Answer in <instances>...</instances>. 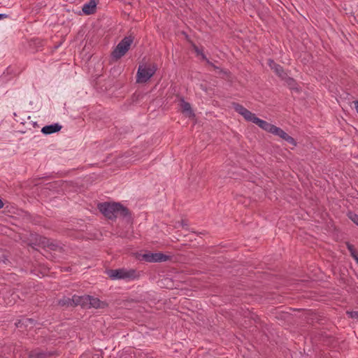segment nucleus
I'll list each match as a JSON object with an SVG mask.
<instances>
[{
    "label": "nucleus",
    "instance_id": "16",
    "mask_svg": "<svg viewBox=\"0 0 358 358\" xmlns=\"http://www.w3.org/2000/svg\"><path fill=\"white\" fill-rule=\"evenodd\" d=\"M268 65L269 66L274 70V71L280 76H282L284 75V71L280 65L275 64L273 60L269 59L268 60Z\"/></svg>",
    "mask_w": 358,
    "mask_h": 358
},
{
    "label": "nucleus",
    "instance_id": "7",
    "mask_svg": "<svg viewBox=\"0 0 358 358\" xmlns=\"http://www.w3.org/2000/svg\"><path fill=\"white\" fill-rule=\"evenodd\" d=\"M143 259L148 262H164L170 259V257L161 252L146 253L143 255Z\"/></svg>",
    "mask_w": 358,
    "mask_h": 358
},
{
    "label": "nucleus",
    "instance_id": "23",
    "mask_svg": "<svg viewBox=\"0 0 358 358\" xmlns=\"http://www.w3.org/2000/svg\"><path fill=\"white\" fill-rule=\"evenodd\" d=\"M180 223L181 226H182V227H186L187 225V223L184 220H181V222Z\"/></svg>",
    "mask_w": 358,
    "mask_h": 358
},
{
    "label": "nucleus",
    "instance_id": "18",
    "mask_svg": "<svg viewBox=\"0 0 358 358\" xmlns=\"http://www.w3.org/2000/svg\"><path fill=\"white\" fill-rule=\"evenodd\" d=\"M346 246L350 253L351 257L355 260L356 259V258H358V255H357L354 246L348 242L346 243Z\"/></svg>",
    "mask_w": 358,
    "mask_h": 358
},
{
    "label": "nucleus",
    "instance_id": "25",
    "mask_svg": "<svg viewBox=\"0 0 358 358\" xmlns=\"http://www.w3.org/2000/svg\"><path fill=\"white\" fill-rule=\"evenodd\" d=\"M4 206V203H0V209Z\"/></svg>",
    "mask_w": 358,
    "mask_h": 358
},
{
    "label": "nucleus",
    "instance_id": "1",
    "mask_svg": "<svg viewBox=\"0 0 358 358\" xmlns=\"http://www.w3.org/2000/svg\"><path fill=\"white\" fill-rule=\"evenodd\" d=\"M97 208L109 220H115L117 214L123 217L129 215L128 209L120 203H98Z\"/></svg>",
    "mask_w": 358,
    "mask_h": 358
},
{
    "label": "nucleus",
    "instance_id": "12",
    "mask_svg": "<svg viewBox=\"0 0 358 358\" xmlns=\"http://www.w3.org/2000/svg\"><path fill=\"white\" fill-rule=\"evenodd\" d=\"M89 303V308H94L96 309H103L108 306V303L106 302L101 301L99 299L92 296H90Z\"/></svg>",
    "mask_w": 358,
    "mask_h": 358
},
{
    "label": "nucleus",
    "instance_id": "14",
    "mask_svg": "<svg viewBox=\"0 0 358 358\" xmlns=\"http://www.w3.org/2000/svg\"><path fill=\"white\" fill-rule=\"evenodd\" d=\"M18 298V294L15 292H13L11 293L8 292L5 296H3V300L6 306H11L16 303Z\"/></svg>",
    "mask_w": 358,
    "mask_h": 358
},
{
    "label": "nucleus",
    "instance_id": "20",
    "mask_svg": "<svg viewBox=\"0 0 358 358\" xmlns=\"http://www.w3.org/2000/svg\"><path fill=\"white\" fill-rule=\"evenodd\" d=\"M346 314L349 317L358 320V309L357 310L347 311Z\"/></svg>",
    "mask_w": 358,
    "mask_h": 358
},
{
    "label": "nucleus",
    "instance_id": "15",
    "mask_svg": "<svg viewBox=\"0 0 358 358\" xmlns=\"http://www.w3.org/2000/svg\"><path fill=\"white\" fill-rule=\"evenodd\" d=\"M36 324V321L32 318H22V320H20L18 322H15V326L17 328H22L23 327H27L29 326L32 327Z\"/></svg>",
    "mask_w": 358,
    "mask_h": 358
},
{
    "label": "nucleus",
    "instance_id": "26",
    "mask_svg": "<svg viewBox=\"0 0 358 358\" xmlns=\"http://www.w3.org/2000/svg\"><path fill=\"white\" fill-rule=\"evenodd\" d=\"M356 262V263L358 264V258H356V259L355 260Z\"/></svg>",
    "mask_w": 358,
    "mask_h": 358
},
{
    "label": "nucleus",
    "instance_id": "4",
    "mask_svg": "<svg viewBox=\"0 0 358 358\" xmlns=\"http://www.w3.org/2000/svg\"><path fill=\"white\" fill-rule=\"evenodd\" d=\"M157 69V67L155 64H140L136 73V83H147L155 75Z\"/></svg>",
    "mask_w": 358,
    "mask_h": 358
},
{
    "label": "nucleus",
    "instance_id": "17",
    "mask_svg": "<svg viewBox=\"0 0 358 358\" xmlns=\"http://www.w3.org/2000/svg\"><path fill=\"white\" fill-rule=\"evenodd\" d=\"M73 296L72 298L63 297L59 300V305L61 306H76V302L73 301Z\"/></svg>",
    "mask_w": 358,
    "mask_h": 358
},
{
    "label": "nucleus",
    "instance_id": "13",
    "mask_svg": "<svg viewBox=\"0 0 358 358\" xmlns=\"http://www.w3.org/2000/svg\"><path fill=\"white\" fill-rule=\"evenodd\" d=\"M62 129V126L58 123H55L50 125H46L43 127L41 129V131L45 134H51L55 132H57L60 131Z\"/></svg>",
    "mask_w": 358,
    "mask_h": 358
},
{
    "label": "nucleus",
    "instance_id": "22",
    "mask_svg": "<svg viewBox=\"0 0 358 358\" xmlns=\"http://www.w3.org/2000/svg\"><path fill=\"white\" fill-rule=\"evenodd\" d=\"M48 246L51 249V250H56L57 249V248H59V246L57 245V244H55L53 243H51L50 244L48 245Z\"/></svg>",
    "mask_w": 358,
    "mask_h": 358
},
{
    "label": "nucleus",
    "instance_id": "5",
    "mask_svg": "<svg viewBox=\"0 0 358 358\" xmlns=\"http://www.w3.org/2000/svg\"><path fill=\"white\" fill-rule=\"evenodd\" d=\"M262 129L268 133H271L275 136H279L280 138L286 141L287 142L289 143L294 146H296L297 145L295 139L290 136L289 134H287L284 130H282L280 127H276L274 124L267 122L266 121L263 125Z\"/></svg>",
    "mask_w": 358,
    "mask_h": 358
},
{
    "label": "nucleus",
    "instance_id": "24",
    "mask_svg": "<svg viewBox=\"0 0 358 358\" xmlns=\"http://www.w3.org/2000/svg\"><path fill=\"white\" fill-rule=\"evenodd\" d=\"M7 17L6 14H0V20Z\"/></svg>",
    "mask_w": 358,
    "mask_h": 358
},
{
    "label": "nucleus",
    "instance_id": "19",
    "mask_svg": "<svg viewBox=\"0 0 358 358\" xmlns=\"http://www.w3.org/2000/svg\"><path fill=\"white\" fill-rule=\"evenodd\" d=\"M348 217L350 220H351L355 224L358 226V215L349 212L348 213Z\"/></svg>",
    "mask_w": 358,
    "mask_h": 358
},
{
    "label": "nucleus",
    "instance_id": "8",
    "mask_svg": "<svg viewBox=\"0 0 358 358\" xmlns=\"http://www.w3.org/2000/svg\"><path fill=\"white\" fill-rule=\"evenodd\" d=\"M180 106L181 112L188 118H194L195 113L189 102H187L183 98L180 100Z\"/></svg>",
    "mask_w": 358,
    "mask_h": 358
},
{
    "label": "nucleus",
    "instance_id": "27",
    "mask_svg": "<svg viewBox=\"0 0 358 358\" xmlns=\"http://www.w3.org/2000/svg\"><path fill=\"white\" fill-rule=\"evenodd\" d=\"M0 201H1V199H0Z\"/></svg>",
    "mask_w": 358,
    "mask_h": 358
},
{
    "label": "nucleus",
    "instance_id": "10",
    "mask_svg": "<svg viewBox=\"0 0 358 358\" xmlns=\"http://www.w3.org/2000/svg\"><path fill=\"white\" fill-rule=\"evenodd\" d=\"M73 301L76 302V306H80L83 308H89L90 295H83V296L73 295Z\"/></svg>",
    "mask_w": 358,
    "mask_h": 358
},
{
    "label": "nucleus",
    "instance_id": "6",
    "mask_svg": "<svg viewBox=\"0 0 358 358\" xmlns=\"http://www.w3.org/2000/svg\"><path fill=\"white\" fill-rule=\"evenodd\" d=\"M133 43V38L131 36L124 38L117 45L112 53L113 58L118 59L121 58L129 49Z\"/></svg>",
    "mask_w": 358,
    "mask_h": 358
},
{
    "label": "nucleus",
    "instance_id": "9",
    "mask_svg": "<svg viewBox=\"0 0 358 358\" xmlns=\"http://www.w3.org/2000/svg\"><path fill=\"white\" fill-rule=\"evenodd\" d=\"M55 355V352L43 351L39 349L31 350L29 353V358H48Z\"/></svg>",
    "mask_w": 358,
    "mask_h": 358
},
{
    "label": "nucleus",
    "instance_id": "3",
    "mask_svg": "<svg viewBox=\"0 0 358 358\" xmlns=\"http://www.w3.org/2000/svg\"><path fill=\"white\" fill-rule=\"evenodd\" d=\"M233 108L236 113L244 118L245 121L252 122L261 129L266 122L265 120L257 117L255 113H252L250 110L239 103H234Z\"/></svg>",
    "mask_w": 358,
    "mask_h": 358
},
{
    "label": "nucleus",
    "instance_id": "21",
    "mask_svg": "<svg viewBox=\"0 0 358 358\" xmlns=\"http://www.w3.org/2000/svg\"><path fill=\"white\" fill-rule=\"evenodd\" d=\"M8 260L6 255L3 252H0V262L6 263Z\"/></svg>",
    "mask_w": 358,
    "mask_h": 358
},
{
    "label": "nucleus",
    "instance_id": "2",
    "mask_svg": "<svg viewBox=\"0 0 358 358\" xmlns=\"http://www.w3.org/2000/svg\"><path fill=\"white\" fill-rule=\"evenodd\" d=\"M108 277L113 280H124L127 281L137 280L140 277V272L134 268H121L118 269H108L106 271Z\"/></svg>",
    "mask_w": 358,
    "mask_h": 358
},
{
    "label": "nucleus",
    "instance_id": "11",
    "mask_svg": "<svg viewBox=\"0 0 358 358\" xmlns=\"http://www.w3.org/2000/svg\"><path fill=\"white\" fill-rule=\"evenodd\" d=\"M98 0H90L89 2L85 3L82 10L85 15H91L95 13Z\"/></svg>",
    "mask_w": 358,
    "mask_h": 358
}]
</instances>
